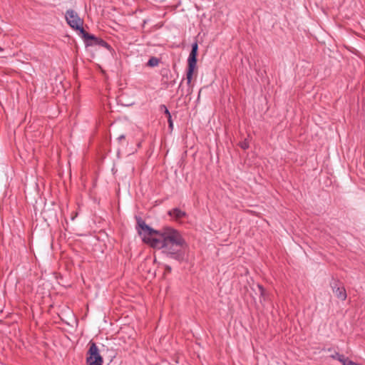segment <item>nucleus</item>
Masks as SVG:
<instances>
[{
	"instance_id": "2",
	"label": "nucleus",
	"mask_w": 365,
	"mask_h": 365,
	"mask_svg": "<svg viewBox=\"0 0 365 365\" xmlns=\"http://www.w3.org/2000/svg\"><path fill=\"white\" fill-rule=\"evenodd\" d=\"M65 18L67 24L74 30L78 31L79 34L81 35L83 21L79 17L77 12L73 9H68L65 14Z\"/></svg>"
},
{
	"instance_id": "11",
	"label": "nucleus",
	"mask_w": 365,
	"mask_h": 365,
	"mask_svg": "<svg viewBox=\"0 0 365 365\" xmlns=\"http://www.w3.org/2000/svg\"><path fill=\"white\" fill-rule=\"evenodd\" d=\"M159 62H160L159 58H158L156 57H151L148 60L147 65L150 67H154V66H157L159 64Z\"/></svg>"
},
{
	"instance_id": "10",
	"label": "nucleus",
	"mask_w": 365,
	"mask_h": 365,
	"mask_svg": "<svg viewBox=\"0 0 365 365\" xmlns=\"http://www.w3.org/2000/svg\"><path fill=\"white\" fill-rule=\"evenodd\" d=\"M168 215L175 220H180L186 216V212L179 208H173L168 211Z\"/></svg>"
},
{
	"instance_id": "4",
	"label": "nucleus",
	"mask_w": 365,
	"mask_h": 365,
	"mask_svg": "<svg viewBox=\"0 0 365 365\" xmlns=\"http://www.w3.org/2000/svg\"><path fill=\"white\" fill-rule=\"evenodd\" d=\"M197 52H198V44L197 41H195L192 44V48L191 51L189 54L188 58H187V82L190 83L192 74L194 72V70L196 68L197 66Z\"/></svg>"
},
{
	"instance_id": "17",
	"label": "nucleus",
	"mask_w": 365,
	"mask_h": 365,
	"mask_svg": "<svg viewBox=\"0 0 365 365\" xmlns=\"http://www.w3.org/2000/svg\"><path fill=\"white\" fill-rule=\"evenodd\" d=\"M168 270L170 271L171 268L170 267H167Z\"/></svg>"
},
{
	"instance_id": "18",
	"label": "nucleus",
	"mask_w": 365,
	"mask_h": 365,
	"mask_svg": "<svg viewBox=\"0 0 365 365\" xmlns=\"http://www.w3.org/2000/svg\"><path fill=\"white\" fill-rule=\"evenodd\" d=\"M200 93H197V98L200 97Z\"/></svg>"
},
{
	"instance_id": "8",
	"label": "nucleus",
	"mask_w": 365,
	"mask_h": 365,
	"mask_svg": "<svg viewBox=\"0 0 365 365\" xmlns=\"http://www.w3.org/2000/svg\"><path fill=\"white\" fill-rule=\"evenodd\" d=\"M334 294L341 300L344 301L346 299V293L344 287H339V282L334 281L331 284Z\"/></svg>"
},
{
	"instance_id": "1",
	"label": "nucleus",
	"mask_w": 365,
	"mask_h": 365,
	"mask_svg": "<svg viewBox=\"0 0 365 365\" xmlns=\"http://www.w3.org/2000/svg\"><path fill=\"white\" fill-rule=\"evenodd\" d=\"M149 242L153 248L163 250L167 257L179 262L184 259L187 243L178 230L165 227L158 237L149 239Z\"/></svg>"
},
{
	"instance_id": "15",
	"label": "nucleus",
	"mask_w": 365,
	"mask_h": 365,
	"mask_svg": "<svg viewBox=\"0 0 365 365\" xmlns=\"http://www.w3.org/2000/svg\"><path fill=\"white\" fill-rule=\"evenodd\" d=\"M125 135L124 134L119 135L117 138L118 142H121L123 140H125Z\"/></svg>"
},
{
	"instance_id": "14",
	"label": "nucleus",
	"mask_w": 365,
	"mask_h": 365,
	"mask_svg": "<svg viewBox=\"0 0 365 365\" xmlns=\"http://www.w3.org/2000/svg\"><path fill=\"white\" fill-rule=\"evenodd\" d=\"M161 108L164 109L165 114L166 115L167 118L169 117V115H171L169 110L165 106H161Z\"/></svg>"
},
{
	"instance_id": "12",
	"label": "nucleus",
	"mask_w": 365,
	"mask_h": 365,
	"mask_svg": "<svg viewBox=\"0 0 365 365\" xmlns=\"http://www.w3.org/2000/svg\"><path fill=\"white\" fill-rule=\"evenodd\" d=\"M240 145L243 150H246L249 148V144L247 141L241 142Z\"/></svg>"
},
{
	"instance_id": "13",
	"label": "nucleus",
	"mask_w": 365,
	"mask_h": 365,
	"mask_svg": "<svg viewBox=\"0 0 365 365\" xmlns=\"http://www.w3.org/2000/svg\"><path fill=\"white\" fill-rule=\"evenodd\" d=\"M168 123H169V128L171 130H173V120H172L171 115H169V117L168 118Z\"/></svg>"
},
{
	"instance_id": "3",
	"label": "nucleus",
	"mask_w": 365,
	"mask_h": 365,
	"mask_svg": "<svg viewBox=\"0 0 365 365\" xmlns=\"http://www.w3.org/2000/svg\"><path fill=\"white\" fill-rule=\"evenodd\" d=\"M81 36L83 39L86 46H99L107 48L108 51L111 50V46L106 41L86 32L85 30H82Z\"/></svg>"
},
{
	"instance_id": "6",
	"label": "nucleus",
	"mask_w": 365,
	"mask_h": 365,
	"mask_svg": "<svg viewBox=\"0 0 365 365\" xmlns=\"http://www.w3.org/2000/svg\"><path fill=\"white\" fill-rule=\"evenodd\" d=\"M138 226L139 227L140 230H138V233L140 235H143V240L145 242L150 244L149 239L152 237H157L159 236V234H161L162 230L158 231L155 230L150 227H149L148 225L145 224V222L142 220L141 219H139L138 220Z\"/></svg>"
},
{
	"instance_id": "9",
	"label": "nucleus",
	"mask_w": 365,
	"mask_h": 365,
	"mask_svg": "<svg viewBox=\"0 0 365 365\" xmlns=\"http://www.w3.org/2000/svg\"><path fill=\"white\" fill-rule=\"evenodd\" d=\"M332 359H336L340 361L343 365H359L358 364L351 361L349 358L345 357L343 354H340L339 353L335 351L333 354L330 356Z\"/></svg>"
},
{
	"instance_id": "5",
	"label": "nucleus",
	"mask_w": 365,
	"mask_h": 365,
	"mask_svg": "<svg viewBox=\"0 0 365 365\" xmlns=\"http://www.w3.org/2000/svg\"><path fill=\"white\" fill-rule=\"evenodd\" d=\"M87 354L86 363L88 365H103V359L96 343L91 341L89 342V349Z\"/></svg>"
},
{
	"instance_id": "16",
	"label": "nucleus",
	"mask_w": 365,
	"mask_h": 365,
	"mask_svg": "<svg viewBox=\"0 0 365 365\" xmlns=\"http://www.w3.org/2000/svg\"><path fill=\"white\" fill-rule=\"evenodd\" d=\"M259 289L261 290V292H263V289H262V287L261 286H259Z\"/></svg>"
},
{
	"instance_id": "7",
	"label": "nucleus",
	"mask_w": 365,
	"mask_h": 365,
	"mask_svg": "<svg viewBox=\"0 0 365 365\" xmlns=\"http://www.w3.org/2000/svg\"><path fill=\"white\" fill-rule=\"evenodd\" d=\"M131 93H120L117 97L116 100L118 104L123 106H130L134 104V98L131 97Z\"/></svg>"
}]
</instances>
